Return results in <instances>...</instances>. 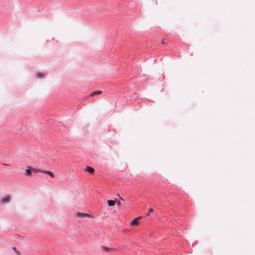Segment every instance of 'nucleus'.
<instances>
[{"mask_svg":"<svg viewBox=\"0 0 255 255\" xmlns=\"http://www.w3.org/2000/svg\"><path fill=\"white\" fill-rule=\"evenodd\" d=\"M12 249L15 252V253L17 255H20V253L19 252L16 250V249L14 247H12Z\"/></svg>","mask_w":255,"mask_h":255,"instance_id":"9d476101","label":"nucleus"},{"mask_svg":"<svg viewBox=\"0 0 255 255\" xmlns=\"http://www.w3.org/2000/svg\"><path fill=\"white\" fill-rule=\"evenodd\" d=\"M76 215H77V216L79 217H82V218H83V217H90V215L89 214L84 213H81L80 212H78V213H77Z\"/></svg>","mask_w":255,"mask_h":255,"instance_id":"7ed1b4c3","label":"nucleus"},{"mask_svg":"<svg viewBox=\"0 0 255 255\" xmlns=\"http://www.w3.org/2000/svg\"><path fill=\"white\" fill-rule=\"evenodd\" d=\"M102 249L103 250H104L106 252L110 253L112 251V249L110 248H107L105 247H103Z\"/></svg>","mask_w":255,"mask_h":255,"instance_id":"0eeeda50","label":"nucleus"},{"mask_svg":"<svg viewBox=\"0 0 255 255\" xmlns=\"http://www.w3.org/2000/svg\"><path fill=\"white\" fill-rule=\"evenodd\" d=\"M3 165L8 166V165H9V164H3Z\"/></svg>","mask_w":255,"mask_h":255,"instance_id":"4468645a","label":"nucleus"},{"mask_svg":"<svg viewBox=\"0 0 255 255\" xmlns=\"http://www.w3.org/2000/svg\"><path fill=\"white\" fill-rule=\"evenodd\" d=\"M36 76L38 78H42L43 77V75L42 74H40V73H37L36 74Z\"/></svg>","mask_w":255,"mask_h":255,"instance_id":"9b49d317","label":"nucleus"},{"mask_svg":"<svg viewBox=\"0 0 255 255\" xmlns=\"http://www.w3.org/2000/svg\"><path fill=\"white\" fill-rule=\"evenodd\" d=\"M33 174H38V173H43V174H48L49 175H53V174L49 171H42L39 169H34L33 168Z\"/></svg>","mask_w":255,"mask_h":255,"instance_id":"f257e3e1","label":"nucleus"},{"mask_svg":"<svg viewBox=\"0 0 255 255\" xmlns=\"http://www.w3.org/2000/svg\"><path fill=\"white\" fill-rule=\"evenodd\" d=\"M11 197L10 195H6L3 197L1 199V203L2 204H6L10 202Z\"/></svg>","mask_w":255,"mask_h":255,"instance_id":"f03ea898","label":"nucleus"},{"mask_svg":"<svg viewBox=\"0 0 255 255\" xmlns=\"http://www.w3.org/2000/svg\"><path fill=\"white\" fill-rule=\"evenodd\" d=\"M120 199H121V200H124V199H123L122 197H120Z\"/></svg>","mask_w":255,"mask_h":255,"instance_id":"dca6fc26","label":"nucleus"},{"mask_svg":"<svg viewBox=\"0 0 255 255\" xmlns=\"http://www.w3.org/2000/svg\"><path fill=\"white\" fill-rule=\"evenodd\" d=\"M85 170L88 172L90 174H93L94 172V169L90 166H87L86 167Z\"/></svg>","mask_w":255,"mask_h":255,"instance_id":"39448f33","label":"nucleus"},{"mask_svg":"<svg viewBox=\"0 0 255 255\" xmlns=\"http://www.w3.org/2000/svg\"><path fill=\"white\" fill-rule=\"evenodd\" d=\"M101 93H102V91H101L97 90V91H95L93 92L90 94V96H93V95H96V94H100Z\"/></svg>","mask_w":255,"mask_h":255,"instance_id":"6e6552de","label":"nucleus"},{"mask_svg":"<svg viewBox=\"0 0 255 255\" xmlns=\"http://www.w3.org/2000/svg\"><path fill=\"white\" fill-rule=\"evenodd\" d=\"M117 205H118V206H120L121 205V202L120 201L118 202H117Z\"/></svg>","mask_w":255,"mask_h":255,"instance_id":"ddd939ff","label":"nucleus"},{"mask_svg":"<svg viewBox=\"0 0 255 255\" xmlns=\"http://www.w3.org/2000/svg\"><path fill=\"white\" fill-rule=\"evenodd\" d=\"M153 211V209L152 208H150L149 209V213L147 214V216H148L149 215V213L151 212H152Z\"/></svg>","mask_w":255,"mask_h":255,"instance_id":"f8f14e48","label":"nucleus"},{"mask_svg":"<svg viewBox=\"0 0 255 255\" xmlns=\"http://www.w3.org/2000/svg\"><path fill=\"white\" fill-rule=\"evenodd\" d=\"M31 171H32V167H29L28 168H27L25 170V172L26 173H30L31 172Z\"/></svg>","mask_w":255,"mask_h":255,"instance_id":"1a4fd4ad","label":"nucleus"},{"mask_svg":"<svg viewBox=\"0 0 255 255\" xmlns=\"http://www.w3.org/2000/svg\"><path fill=\"white\" fill-rule=\"evenodd\" d=\"M141 218V217H137V218H135L134 220H133L130 222V225H137L138 223V220H139V219H140Z\"/></svg>","mask_w":255,"mask_h":255,"instance_id":"20e7f679","label":"nucleus"},{"mask_svg":"<svg viewBox=\"0 0 255 255\" xmlns=\"http://www.w3.org/2000/svg\"><path fill=\"white\" fill-rule=\"evenodd\" d=\"M155 3H156V4H157V0H155Z\"/></svg>","mask_w":255,"mask_h":255,"instance_id":"2eb2a0df","label":"nucleus"},{"mask_svg":"<svg viewBox=\"0 0 255 255\" xmlns=\"http://www.w3.org/2000/svg\"><path fill=\"white\" fill-rule=\"evenodd\" d=\"M108 204L109 206H114L116 204V202L113 200H108L107 201Z\"/></svg>","mask_w":255,"mask_h":255,"instance_id":"423d86ee","label":"nucleus"}]
</instances>
